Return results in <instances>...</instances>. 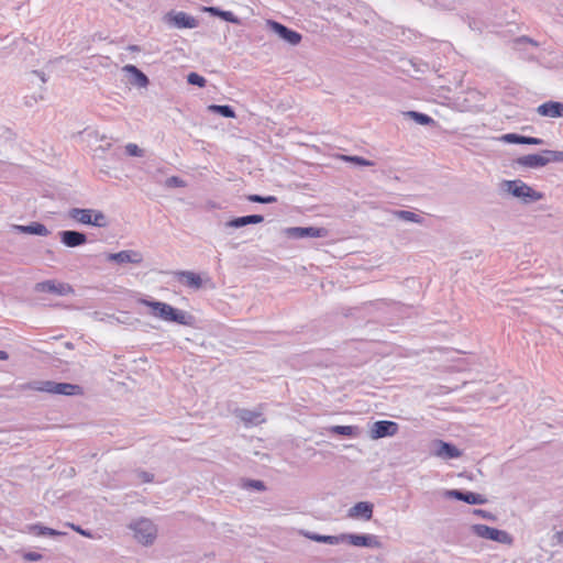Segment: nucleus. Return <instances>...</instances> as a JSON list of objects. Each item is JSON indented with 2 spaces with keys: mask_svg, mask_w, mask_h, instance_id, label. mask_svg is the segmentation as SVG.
Returning <instances> with one entry per match:
<instances>
[{
  "mask_svg": "<svg viewBox=\"0 0 563 563\" xmlns=\"http://www.w3.org/2000/svg\"><path fill=\"white\" fill-rule=\"evenodd\" d=\"M537 111L543 117L560 118L563 117V103L559 101H548L540 104Z\"/></svg>",
  "mask_w": 563,
  "mask_h": 563,
  "instance_id": "13",
  "label": "nucleus"
},
{
  "mask_svg": "<svg viewBox=\"0 0 563 563\" xmlns=\"http://www.w3.org/2000/svg\"><path fill=\"white\" fill-rule=\"evenodd\" d=\"M247 486H249V487H252V488H255V489H257V490H264V489H265V485H264V483H263V482H261V481H250V482L247 483Z\"/></svg>",
  "mask_w": 563,
  "mask_h": 563,
  "instance_id": "40",
  "label": "nucleus"
},
{
  "mask_svg": "<svg viewBox=\"0 0 563 563\" xmlns=\"http://www.w3.org/2000/svg\"><path fill=\"white\" fill-rule=\"evenodd\" d=\"M35 289L41 292H56L58 295H67L73 292V288L68 284H56L54 280H46L38 283Z\"/></svg>",
  "mask_w": 563,
  "mask_h": 563,
  "instance_id": "11",
  "label": "nucleus"
},
{
  "mask_svg": "<svg viewBox=\"0 0 563 563\" xmlns=\"http://www.w3.org/2000/svg\"><path fill=\"white\" fill-rule=\"evenodd\" d=\"M60 241L68 247H76L86 243L87 238L84 233L77 231L60 232Z\"/></svg>",
  "mask_w": 563,
  "mask_h": 563,
  "instance_id": "18",
  "label": "nucleus"
},
{
  "mask_svg": "<svg viewBox=\"0 0 563 563\" xmlns=\"http://www.w3.org/2000/svg\"><path fill=\"white\" fill-rule=\"evenodd\" d=\"M203 11L209 12L210 14L219 16V18H220V13H222V10H220L219 8H216V7H206V8H203Z\"/></svg>",
  "mask_w": 563,
  "mask_h": 563,
  "instance_id": "42",
  "label": "nucleus"
},
{
  "mask_svg": "<svg viewBox=\"0 0 563 563\" xmlns=\"http://www.w3.org/2000/svg\"><path fill=\"white\" fill-rule=\"evenodd\" d=\"M9 358V354L5 351H0V360L7 361Z\"/></svg>",
  "mask_w": 563,
  "mask_h": 563,
  "instance_id": "43",
  "label": "nucleus"
},
{
  "mask_svg": "<svg viewBox=\"0 0 563 563\" xmlns=\"http://www.w3.org/2000/svg\"><path fill=\"white\" fill-rule=\"evenodd\" d=\"M247 199L252 202H260V203H273L277 200L275 196L262 197L258 195H250L247 197Z\"/></svg>",
  "mask_w": 563,
  "mask_h": 563,
  "instance_id": "30",
  "label": "nucleus"
},
{
  "mask_svg": "<svg viewBox=\"0 0 563 563\" xmlns=\"http://www.w3.org/2000/svg\"><path fill=\"white\" fill-rule=\"evenodd\" d=\"M208 109L210 111L217 112L225 118H234L235 117V113L230 106L211 104L208 107Z\"/></svg>",
  "mask_w": 563,
  "mask_h": 563,
  "instance_id": "25",
  "label": "nucleus"
},
{
  "mask_svg": "<svg viewBox=\"0 0 563 563\" xmlns=\"http://www.w3.org/2000/svg\"><path fill=\"white\" fill-rule=\"evenodd\" d=\"M220 18L227 22H231L234 24L240 23L239 19L231 11H222V13H220Z\"/></svg>",
  "mask_w": 563,
  "mask_h": 563,
  "instance_id": "34",
  "label": "nucleus"
},
{
  "mask_svg": "<svg viewBox=\"0 0 563 563\" xmlns=\"http://www.w3.org/2000/svg\"><path fill=\"white\" fill-rule=\"evenodd\" d=\"M410 115L412 118H415V120L420 123V124H429L432 122V119L427 115V114H423V113H418V112H410Z\"/></svg>",
  "mask_w": 563,
  "mask_h": 563,
  "instance_id": "32",
  "label": "nucleus"
},
{
  "mask_svg": "<svg viewBox=\"0 0 563 563\" xmlns=\"http://www.w3.org/2000/svg\"><path fill=\"white\" fill-rule=\"evenodd\" d=\"M288 234L294 238H321L327 235V231L322 228H290L288 229Z\"/></svg>",
  "mask_w": 563,
  "mask_h": 563,
  "instance_id": "16",
  "label": "nucleus"
},
{
  "mask_svg": "<svg viewBox=\"0 0 563 563\" xmlns=\"http://www.w3.org/2000/svg\"><path fill=\"white\" fill-rule=\"evenodd\" d=\"M23 558L26 561H40L42 559V554H40L37 552H25L23 554Z\"/></svg>",
  "mask_w": 563,
  "mask_h": 563,
  "instance_id": "39",
  "label": "nucleus"
},
{
  "mask_svg": "<svg viewBox=\"0 0 563 563\" xmlns=\"http://www.w3.org/2000/svg\"><path fill=\"white\" fill-rule=\"evenodd\" d=\"M373 504L368 501H360L356 503L353 507H351L347 511V517L351 519H364L371 520L373 517Z\"/></svg>",
  "mask_w": 563,
  "mask_h": 563,
  "instance_id": "10",
  "label": "nucleus"
},
{
  "mask_svg": "<svg viewBox=\"0 0 563 563\" xmlns=\"http://www.w3.org/2000/svg\"><path fill=\"white\" fill-rule=\"evenodd\" d=\"M134 531V538L142 544H151L156 538V527L148 519H140L131 526Z\"/></svg>",
  "mask_w": 563,
  "mask_h": 563,
  "instance_id": "4",
  "label": "nucleus"
},
{
  "mask_svg": "<svg viewBox=\"0 0 563 563\" xmlns=\"http://www.w3.org/2000/svg\"><path fill=\"white\" fill-rule=\"evenodd\" d=\"M309 538L317 542H324V543H330V544H336V543L343 541V540H341V536L336 537V536L311 534V536H309Z\"/></svg>",
  "mask_w": 563,
  "mask_h": 563,
  "instance_id": "27",
  "label": "nucleus"
},
{
  "mask_svg": "<svg viewBox=\"0 0 563 563\" xmlns=\"http://www.w3.org/2000/svg\"><path fill=\"white\" fill-rule=\"evenodd\" d=\"M398 424L394 421H376L371 428V438L377 440L385 437H391L398 432Z\"/></svg>",
  "mask_w": 563,
  "mask_h": 563,
  "instance_id": "8",
  "label": "nucleus"
},
{
  "mask_svg": "<svg viewBox=\"0 0 563 563\" xmlns=\"http://www.w3.org/2000/svg\"><path fill=\"white\" fill-rule=\"evenodd\" d=\"M125 151L130 156H142V150L134 143H129L125 146Z\"/></svg>",
  "mask_w": 563,
  "mask_h": 563,
  "instance_id": "33",
  "label": "nucleus"
},
{
  "mask_svg": "<svg viewBox=\"0 0 563 563\" xmlns=\"http://www.w3.org/2000/svg\"><path fill=\"white\" fill-rule=\"evenodd\" d=\"M263 221H264V217L263 216L252 214V216H245V217L235 218V219H233V220H231L229 222V225L233 227V228H240V227H244V225H247V224L261 223Z\"/></svg>",
  "mask_w": 563,
  "mask_h": 563,
  "instance_id": "19",
  "label": "nucleus"
},
{
  "mask_svg": "<svg viewBox=\"0 0 563 563\" xmlns=\"http://www.w3.org/2000/svg\"><path fill=\"white\" fill-rule=\"evenodd\" d=\"M187 80L190 85H196L199 87L206 86V79L197 73H190L187 77Z\"/></svg>",
  "mask_w": 563,
  "mask_h": 563,
  "instance_id": "29",
  "label": "nucleus"
},
{
  "mask_svg": "<svg viewBox=\"0 0 563 563\" xmlns=\"http://www.w3.org/2000/svg\"><path fill=\"white\" fill-rule=\"evenodd\" d=\"M341 540L347 541L354 547L377 548L380 544L375 536L342 534Z\"/></svg>",
  "mask_w": 563,
  "mask_h": 563,
  "instance_id": "9",
  "label": "nucleus"
},
{
  "mask_svg": "<svg viewBox=\"0 0 563 563\" xmlns=\"http://www.w3.org/2000/svg\"><path fill=\"white\" fill-rule=\"evenodd\" d=\"M543 141L538 137H531V136H522L521 137V144H531V145H540Z\"/></svg>",
  "mask_w": 563,
  "mask_h": 563,
  "instance_id": "37",
  "label": "nucleus"
},
{
  "mask_svg": "<svg viewBox=\"0 0 563 563\" xmlns=\"http://www.w3.org/2000/svg\"><path fill=\"white\" fill-rule=\"evenodd\" d=\"M167 184L169 186H176V187H184L185 186V181L177 177V176H173L170 178L167 179Z\"/></svg>",
  "mask_w": 563,
  "mask_h": 563,
  "instance_id": "38",
  "label": "nucleus"
},
{
  "mask_svg": "<svg viewBox=\"0 0 563 563\" xmlns=\"http://www.w3.org/2000/svg\"><path fill=\"white\" fill-rule=\"evenodd\" d=\"M20 230L25 233L37 234V235H47L48 234V230L46 229V227L41 223H34V224L26 225V227H20Z\"/></svg>",
  "mask_w": 563,
  "mask_h": 563,
  "instance_id": "24",
  "label": "nucleus"
},
{
  "mask_svg": "<svg viewBox=\"0 0 563 563\" xmlns=\"http://www.w3.org/2000/svg\"><path fill=\"white\" fill-rule=\"evenodd\" d=\"M521 135L515 134V133H508L503 135L501 140L507 143H519L521 144Z\"/></svg>",
  "mask_w": 563,
  "mask_h": 563,
  "instance_id": "35",
  "label": "nucleus"
},
{
  "mask_svg": "<svg viewBox=\"0 0 563 563\" xmlns=\"http://www.w3.org/2000/svg\"><path fill=\"white\" fill-rule=\"evenodd\" d=\"M563 152L543 151L538 154H529L518 158V164L525 167L537 168L545 166L550 162H562Z\"/></svg>",
  "mask_w": 563,
  "mask_h": 563,
  "instance_id": "3",
  "label": "nucleus"
},
{
  "mask_svg": "<svg viewBox=\"0 0 563 563\" xmlns=\"http://www.w3.org/2000/svg\"><path fill=\"white\" fill-rule=\"evenodd\" d=\"M448 495L457 500H463L470 505H483L487 501L483 495L476 494V493H463L460 490H450L448 493Z\"/></svg>",
  "mask_w": 563,
  "mask_h": 563,
  "instance_id": "17",
  "label": "nucleus"
},
{
  "mask_svg": "<svg viewBox=\"0 0 563 563\" xmlns=\"http://www.w3.org/2000/svg\"><path fill=\"white\" fill-rule=\"evenodd\" d=\"M22 390H36L56 395H82V388L79 385L69 383H55L51 380L26 383L20 386Z\"/></svg>",
  "mask_w": 563,
  "mask_h": 563,
  "instance_id": "2",
  "label": "nucleus"
},
{
  "mask_svg": "<svg viewBox=\"0 0 563 563\" xmlns=\"http://www.w3.org/2000/svg\"><path fill=\"white\" fill-rule=\"evenodd\" d=\"M125 70L134 74L139 86L145 87L148 84L147 77L141 70H139L135 66L128 65V66H125Z\"/></svg>",
  "mask_w": 563,
  "mask_h": 563,
  "instance_id": "26",
  "label": "nucleus"
},
{
  "mask_svg": "<svg viewBox=\"0 0 563 563\" xmlns=\"http://www.w3.org/2000/svg\"><path fill=\"white\" fill-rule=\"evenodd\" d=\"M168 21L173 22L177 27L180 29H194L198 25L197 19L185 12L168 14Z\"/></svg>",
  "mask_w": 563,
  "mask_h": 563,
  "instance_id": "12",
  "label": "nucleus"
},
{
  "mask_svg": "<svg viewBox=\"0 0 563 563\" xmlns=\"http://www.w3.org/2000/svg\"><path fill=\"white\" fill-rule=\"evenodd\" d=\"M506 186L509 192L515 197L522 198L525 201H537L543 198L541 192L533 190L521 180L506 181Z\"/></svg>",
  "mask_w": 563,
  "mask_h": 563,
  "instance_id": "6",
  "label": "nucleus"
},
{
  "mask_svg": "<svg viewBox=\"0 0 563 563\" xmlns=\"http://www.w3.org/2000/svg\"><path fill=\"white\" fill-rule=\"evenodd\" d=\"M240 418L247 424H257L264 421L261 412L251 410H242L240 412Z\"/></svg>",
  "mask_w": 563,
  "mask_h": 563,
  "instance_id": "21",
  "label": "nucleus"
},
{
  "mask_svg": "<svg viewBox=\"0 0 563 563\" xmlns=\"http://www.w3.org/2000/svg\"><path fill=\"white\" fill-rule=\"evenodd\" d=\"M69 527L71 529L76 530L77 532H79L80 534H84V536L87 534L84 530H81L79 527H76L75 525H69Z\"/></svg>",
  "mask_w": 563,
  "mask_h": 563,
  "instance_id": "44",
  "label": "nucleus"
},
{
  "mask_svg": "<svg viewBox=\"0 0 563 563\" xmlns=\"http://www.w3.org/2000/svg\"><path fill=\"white\" fill-rule=\"evenodd\" d=\"M203 11L209 12L210 14L219 16V18H220V13H222V10H220L219 8H216V7H206V8H203Z\"/></svg>",
  "mask_w": 563,
  "mask_h": 563,
  "instance_id": "41",
  "label": "nucleus"
},
{
  "mask_svg": "<svg viewBox=\"0 0 563 563\" xmlns=\"http://www.w3.org/2000/svg\"><path fill=\"white\" fill-rule=\"evenodd\" d=\"M266 25L275 32L280 38H283L285 42L297 45L301 42V34H299L296 31H292L285 25H283L279 22H276L274 20H267Z\"/></svg>",
  "mask_w": 563,
  "mask_h": 563,
  "instance_id": "7",
  "label": "nucleus"
},
{
  "mask_svg": "<svg viewBox=\"0 0 563 563\" xmlns=\"http://www.w3.org/2000/svg\"><path fill=\"white\" fill-rule=\"evenodd\" d=\"M342 159L345 161V162H351V163H354V164H357V165H361V166H373L374 163L371 162V161H367L361 156H347V155H343L342 156Z\"/></svg>",
  "mask_w": 563,
  "mask_h": 563,
  "instance_id": "28",
  "label": "nucleus"
},
{
  "mask_svg": "<svg viewBox=\"0 0 563 563\" xmlns=\"http://www.w3.org/2000/svg\"><path fill=\"white\" fill-rule=\"evenodd\" d=\"M437 455L444 456L448 459H456V457L461 456V451L456 446H454L450 443L440 441Z\"/></svg>",
  "mask_w": 563,
  "mask_h": 563,
  "instance_id": "20",
  "label": "nucleus"
},
{
  "mask_svg": "<svg viewBox=\"0 0 563 563\" xmlns=\"http://www.w3.org/2000/svg\"><path fill=\"white\" fill-rule=\"evenodd\" d=\"M476 531L478 536L490 540H498V536L500 534L499 530L484 525L477 526Z\"/></svg>",
  "mask_w": 563,
  "mask_h": 563,
  "instance_id": "23",
  "label": "nucleus"
},
{
  "mask_svg": "<svg viewBox=\"0 0 563 563\" xmlns=\"http://www.w3.org/2000/svg\"><path fill=\"white\" fill-rule=\"evenodd\" d=\"M330 432L334 434L355 437L357 434V427L354 426H333L330 428Z\"/></svg>",
  "mask_w": 563,
  "mask_h": 563,
  "instance_id": "22",
  "label": "nucleus"
},
{
  "mask_svg": "<svg viewBox=\"0 0 563 563\" xmlns=\"http://www.w3.org/2000/svg\"><path fill=\"white\" fill-rule=\"evenodd\" d=\"M34 529H38V534H42V536H59L62 534L59 531H56L52 528H47V527H34Z\"/></svg>",
  "mask_w": 563,
  "mask_h": 563,
  "instance_id": "36",
  "label": "nucleus"
},
{
  "mask_svg": "<svg viewBox=\"0 0 563 563\" xmlns=\"http://www.w3.org/2000/svg\"><path fill=\"white\" fill-rule=\"evenodd\" d=\"M175 277L177 278V280L179 283L184 284L185 286H187L189 288L199 289L202 285L201 277L194 272H189V271L176 272Z\"/></svg>",
  "mask_w": 563,
  "mask_h": 563,
  "instance_id": "14",
  "label": "nucleus"
},
{
  "mask_svg": "<svg viewBox=\"0 0 563 563\" xmlns=\"http://www.w3.org/2000/svg\"><path fill=\"white\" fill-rule=\"evenodd\" d=\"M107 258L109 261L118 262V263H134L139 264L142 262V255L135 251H121L119 253H110Z\"/></svg>",
  "mask_w": 563,
  "mask_h": 563,
  "instance_id": "15",
  "label": "nucleus"
},
{
  "mask_svg": "<svg viewBox=\"0 0 563 563\" xmlns=\"http://www.w3.org/2000/svg\"><path fill=\"white\" fill-rule=\"evenodd\" d=\"M137 302L148 307L151 309V313L154 317L164 321L175 322L184 325L190 323L191 317L187 312L178 310L168 303L162 301H153L145 298H140Z\"/></svg>",
  "mask_w": 563,
  "mask_h": 563,
  "instance_id": "1",
  "label": "nucleus"
},
{
  "mask_svg": "<svg viewBox=\"0 0 563 563\" xmlns=\"http://www.w3.org/2000/svg\"><path fill=\"white\" fill-rule=\"evenodd\" d=\"M71 219L82 224H92L96 227H103L106 224V217L100 211L91 209H71L69 212Z\"/></svg>",
  "mask_w": 563,
  "mask_h": 563,
  "instance_id": "5",
  "label": "nucleus"
},
{
  "mask_svg": "<svg viewBox=\"0 0 563 563\" xmlns=\"http://www.w3.org/2000/svg\"><path fill=\"white\" fill-rule=\"evenodd\" d=\"M398 216L406 221H411V222H420L421 221V219L418 214L410 212V211H399Z\"/></svg>",
  "mask_w": 563,
  "mask_h": 563,
  "instance_id": "31",
  "label": "nucleus"
}]
</instances>
